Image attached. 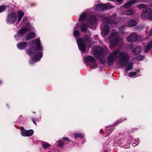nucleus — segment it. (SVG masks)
<instances>
[{"instance_id":"1","label":"nucleus","mask_w":152,"mask_h":152,"mask_svg":"<svg viewBox=\"0 0 152 152\" xmlns=\"http://www.w3.org/2000/svg\"><path fill=\"white\" fill-rule=\"evenodd\" d=\"M114 59L117 60L118 64L121 66H124L129 63V57L127 54L120 51L119 49L113 51L107 57V63L108 65H112L114 62Z\"/></svg>"},{"instance_id":"2","label":"nucleus","mask_w":152,"mask_h":152,"mask_svg":"<svg viewBox=\"0 0 152 152\" xmlns=\"http://www.w3.org/2000/svg\"><path fill=\"white\" fill-rule=\"evenodd\" d=\"M32 42H35L36 49L32 48L28 49L27 51V53L31 56L34 54L33 58L32 57V60L30 61V64H32L34 62L39 61L43 56V53L41 52H38V51H42L43 48L40 43V40L37 38L33 40Z\"/></svg>"},{"instance_id":"3","label":"nucleus","mask_w":152,"mask_h":152,"mask_svg":"<svg viewBox=\"0 0 152 152\" xmlns=\"http://www.w3.org/2000/svg\"><path fill=\"white\" fill-rule=\"evenodd\" d=\"M103 19V22L101 25V28H103V32L105 35H107L110 32V27L108 24L109 23H116L118 22V20L115 15L108 17L106 16L102 17Z\"/></svg>"},{"instance_id":"4","label":"nucleus","mask_w":152,"mask_h":152,"mask_svg":"<svg viewBox=\"0 0 152 152\" xmlns=\"http://www.w3.org/2000/svg\"><path fill=\"white\" fill-rule=\"evenodd\" d=\"M91 38L89 36H85L83 39L79 38L77 40V43L79 49L83 52H86V46H90L91 45Z\"/></svg>"},{"instance_id":"5","label":"nucleus","mask_w":152,"mask_h":152,"mask_svg":"<svg viewBox=\"0 0 152 152\" xmlns=\"http://www.w3.org/2000/svg\"><path fill=\"white\" fill-rule=\"evenodd\" d=\"M93 50L95 57L99 60L102 64H104L105 63L104 58V50L101 47L96 46L93 48Z\"/></svg>"},{"instance_id":"6","label":"nucleus","mask_w":152,"mask_h":152,"mask_svg":"<svg viewBox=\"0 0 152 152\" xmlns=\"http://www.w3.org/2000/svg\"><path fill=\"white\" fill-rule=\"evenodd\" d=\"M119 35L115 30H113L109 37L110 42L112 45H117L119 41Z\"/></svg>"},{"instance_id":"7","label":"nucleus","mask_w":152,"mask_h":152,"mask_svg":"<svg viewBox=\"0 0 152 152\" xmlns=\"http://www.w3.org/2000/svg\"><path fill=\"white\" fill-rule=\"evenodd\" d=\"M97 20V19L96 16L94 15L91 16L90 20H88L87 21V23H89V25H86L83 23L81 25L80 29L81 31L83 32L86 31L87 27L92 28L91 25L95 23Z\"/></svg>"},{"instance_id":"8","label":"nucleus","mask_w":152,"mask_h":152,"mask_svg":"<svg viewBox=\"0 0 152 152\" xmlns=\"http://www.w3.org/2000/svg\"><path fill=\"white\" fill-rule=\"evenodd\" d=\"M141 16L144 19L148 18L152 20V10L150 8H148L142 11Z\"/></svg>"},{"instance_id":"9","label":"nucleus","mask_w":152,"mask_h":152,"mask_svg":"<svg viewBox=\"0 0 152 152\" xmlns=\"http://www.w3.org/2000/svg\"><path fill=\"white\" fill-rule=\"evenodd\" d=\"M31 28L29 24L23 28H22L19 30L17 33L19 34H17L15 35V37L17 40H18L21 38V36L25 34L27 31L30 30Z\"/></svg>"},{"instance_id":"10","label":"nucleus","mask_w":152,"mask_h":152,"mask_svg":"<svg viewBox=\"0 0 152 152\" xmlns=\"http://www.w3.org/2000/svg\"><path fill=\"white\" fill-rule=\"evenodd\" d=\"M125 135L124 134H119L116 137V139L118 142V145L120 144H122V146H124L125 148H128L130 147V144L128 143H127L126 145H124V140L125 139Z\"/></svg>"},{"instance_id":"11","label":"nucleus","mask_w":152,"mask_h":152,"mask_svg":"<svg viewBox=\"0 0 152 152\" xmlns=\"http://www.w3.org/2000/svg\"><path fill=\"white\" fill-rule=\"evenodd\" d=\"M17 14L14 12H11L8 15L6 19V22L8 24H12L17 20Z\"/></svg>"},{"instance_id":"12","label":"nucleus","mask_w":152,"mask_h":152,"mask_svg":"<svg viewBox=\"0 0 152 152\" xmlns=\"http://www.w3.org/2000/svg\"><path fill=\"white\" fill-rule=\"evenodd\" d=\"M20 134L23 137H30L34 133V131L32 129L27 130L24 129L23 127H21L20 128Z\"/></svg>"},{"instance_id":"13","label":"nucleus","mask_w":152,"mask_h":152,"mask_svg":"<svg viewBox=\"0 0 152 152\" xmlns=\"http://www.w3.org/2000/svg\"><path fill=\"white\" fill-rule=\"evenodd\" d=\"M109 3L107 4H97L96 5L95 9L99 11H103L108 8H112L113 7L112 5L109 6Z\"/></svg>"},{"instance_id":"14","label":"nucleus","mask_w":152,"mask_h":152,"mask_svg":"<svg viewBox=\"0 0 152 152\" xmlns=\"http://www.w3.org/2000/svg\"><path fill=\"white\" fill-rule=\"evenodd\" d=\"M85 61L86 62H90L94 63V64L91 65V67L92 68L95 69L97 67V65L95 63V60L92 56H89L87 57L85 59Z\"/></svg>"},{"instance_id":"15","label":"nucleus","mask_w":152,"mask_h":152,"mask_svg":"<svg viewBox=\"0 0 152 152\" xmlns=\"http://www.w3.org/2000/svg\"><path fill=\"white\" fill-rule=\"evenodd\" d=\"M137 37L135 33H133L129 35L127 37V40L130 42H132L137 40Z\"/></svg>"},{"instance_id":"16","label":"nucleus","mask_w":152,"mask_h":152,"mask_svg":"<svg viewBox=\"0 0 152 152\" xmlns=\"http://www.w3.org/2000/svg\"><path fill=\"white\" fill-rule=\"evenodd\" d=\"M28 43L26 42H21L18 43L17 46L20 50H23L26 48L28 45Z\"/></svg>"},{"instance_id":"17","label":"nucleus","mask_w":152,"mask_h":152,"mask_svg":"<svg viewBox=\"0 0 152 152\" xmlns=\"http://www.w3.org/2000/svg\"><path fill=\"white\" fill-rule=\"evenodd\" d=\"M114 127L113 125L112 126H109L107 127H106L105 132V133H106V134L105 135L106 137L109 135L110 134L112 131L114 129Z\"/></svg>"},{"instance_id":"18","label":"nucleus","mask_w":152,"mask_h":152,"mask_svg":"<svg viewBox=\"0 0 152 152\" xmlns=\"http://www.w3.org/2000/svg\"><path fill=\"white\" fill-rule=\"evenodd\" d=\"M142 49V47L137 46L136 47L133 48L132 51L134 54L138 55L140 53Z\"/></svg>"},{"instance_id":"19","label":"nucleus","mask_w":152,"mask_h":152,"mask_svg":"<svg viewBox=\"0 0 152 152\" xmlns=\"http://www.w3.org/2000/svg\"><path fill=\"white\" fill-rule=\"evenodd\" d=\"M136 24V21L134 20H132L127 22L126 25L128 27H132L135 26Z\"/></svg>"},{"instance_id":"20","label":"nucleus","mask_w":152,"mask_h":152,"mask_svg":"<svg viewBox=\"0 0 152 152\" xmlns=\"http://www.w3.org/2000/svg\"><path fill=\"white\" fill-rule=\"evenodd\" d=\"M35 34L34 32H31L28 33L27 34L26 37V39L28 41L30 39L35 37Z\"/></svg>"},{"instance_id":"21","label":"nucleus","mask_w":152,"mask_h":152,"mask_svg":"<svg viewBox=\"0 0 152 152\" xmlns=\"http://www.w3.org/2000/svg\"><path fill=\"white\" fill-rule=\"evenodd\" d=\"M136 2V1L134 0L131 1L126 4L124 5V7L125 8L130 7L132 6V5L134 4Z\"/></svg>"},{"instance_id":"22","label":"nucleus","mask_w":152,"mask_h":152,"mask_svg":"<svg viewBox=\"0 0 152 152\" xmlns=\"http://www.w3.org/2000/svg\"><path fill=\"white\" fill-rule=\"evenodd\" d=\"M152 47V40L147 45V46L145 47L144 48V52H148Z\"/></svg>"},{"instance_id":"23","label":"nucleus","mask_w":152,"mask_h":152,"mask_svg":"<svg viewBox=\"0 0 152 152\" xmlns=\"http://www.w3.org/2000/svg\"><path fill=\"white\" fill-rule=\"evenodd\" d=\"M86 19V14L85 12L83 13L79 18V20L81 21H85Z\"/></svg>"},{"instance_id":"24","label":"nucleus","mask_w":152,"mask_h":152,"mask_svg":"<svg viewBox=\"0 0 152 152\" xmlns=\"http://www.w3.org/2000/svg\"><path fill=\"white\" fill-rule=\"evenodd\" d=\"M18 18L17 22H18L20 21L23 16L24 15V13L22 11H19L18 12Z\"/></svg>"},{"instance_id":"25","label":"nucleus","mask_w":152,"mask_h":152,"mask_svg":"<svg viewBox=\"0 0 152 152\" xmlns=\"http://www.w3.org/2000/svg\"><path fill=\"white\" fill-rule=\"evenodd\" d=\"M125 13L127 15H132L134 14V11L132 9H130L126 10Z\"/></svg>"},{"instance_id":"26","label":"nucleus","mask_w":152,"mask_h":152,"mask_svg":"<svg viewBox=\"0 0 152 152\" xmlns=\"http://www.w3.org/2000/svg\"><path fill=\"white\" fill-rule=\"evenodd\" d=\"M133 65V64L132 62H130L128 65L126 66V67L125 69L127 71H128L132 69L133 68L132 67V66Z\"/></svg>"},{"instance_id":"27","label":"nucleus","mask_w":152,"mask_h":152,"mask_svg":"<svg viewBox=\"0 0 152 152\" xmlns=\"http://www.w3.org/2000/svg\"><path fill=\"white\" fill-rule=\"evenodd\" d=\"M57 146L60 148L62 147L64 144V142L63 140H58L56 142Z\"/></svg>"},{"instance_id":"28","label":"nucleus","mask_w":152,"mask_h":152,"mask_svg":"<svg viewBox=\"0 0 152 152\" xmlns=\"http://www.w3.org/2000/svg\"><path fill=\"white\" fill-rule=\"evenodd\" d=\"M42 144L43 148L45 149H47L50 146V144L45 142H42Z\"/></svg>"},{"instance_id":"29","label":"nucleus","mask_w":152,"mask_h":152,"mask_svg":"<svg viewBox=\"0 0 152 152\" xmlns=\"http://www.w3.org/2000/svg\"><path fill=\"white\" fill-rule=\"evenodd\" d=\"M75 137L76 138L83 137V134H82L75 133L74 134Z\"/></svg>"},{"instance_id":"30","label":"nucleus","mask_w":152,"mask_h":152,"mask_svg":"<svg viewBox=\"0 0 152 152\" xmlns=\"http://www.w3.org/2000/svg\"><path fill=\"white\" fill-rule=\"evenodd\" d=\"M79 34V32L77 30H75L73 32L74 36L76 37L78 36Z\"/></svg>"},{"instance_id":"31","label":"nucleus","mask_w":152,"mask_h":152,"mask_svg":"<svg viewBox=\"0 0 152 152\" xmlns=\"http://www.w3.org/2000/svg\"><path fill=\"white\" fill-rule=\"evenodd\" d=\"M144 58V57L143 56L139 55L136 57V59L139 61H141Z\"/></svg>"},{"instance_id":"32","label":"nucleus","mask_w":152,"mask_h":152,"mask_svg":"<svg viewBox=\"0 0 152 152\" xmlns=\"http://www.w3.org/2000/svg\"><path fill=\"white\" fill-rule=\"evenodd\" d=\"M133 140L132 142H133V143H134V144H136L134 145H133L134 146H136L137 145H138L139 143L138 142V141L139 140V138L136 139L135 140Z\"/></svg>"},{"instance_id":"33","label":"nucleus","mask_w":152,"mask_h":152,"mask_svg":"<svg viewBox=\"0 0 152 152\" xmlns=\"http://www.w3.org/2000/svg\"><path fill=\"white\" fill-rule=\"evenodd\" d=\"M7 7L5 6H0V12H1L5 10Z\"/></svg>"},{"instance_id":"34","label":"nucleus","mask_w":152,"mask_h":152,"mask_svg":"<svg viewBox=\"0 0 152 152\" xmlns=\"http://www.w3.org/2000/svg\"><path fill=\"white\" fill-rule=\"evenodd\" d=\"M137 74V73L136 72H131L129 73V77H132L134 76H135Z\"/></svg>"},{"instance_id":"35","label":"nucleus","mask_w":152,"mask_h":152,"mask_svg":"<svg viewBox=\"0 0 152 152\" xmlns=\"http://www.w3.org/2000/svg\"><path fill=\"white\" fill-rule=\"evenodd\" d=\"M147 6L145 4H140L139 5V8L140 9H142L143 8H146Z\"/></svg>"},{"instance_id":"36","label":"nucleus","mask_w":152,"mask_h":152,"mask_svg":"<svg viewBox=\"0 0 152 152\" xmlns=\"http://www.w3.org/2000/svg\"><path fill=\"white\" fill-rule=\"evenodd\" d=\"M126 120V118H125L124 119H119V120H117V121L116 122V123H117V124L116 125H118V124H119V123L121 122H122L123 121H124V120Z\"/></svg>"},{"instance_id":"37","label":"nucleus","mask_w":152,"mask_h":152,"mask_svg":"<svg viewBox=\"0 0 152 152\" xmlns=\"http://www.w3.org/2000/svg\"><path fill=\"white\" fill-rule=\"evenodd\" d=\"M124 0H115V2H116L118 3L119 4H121L123 3Z\"/></svg>"},{"instance_id":"38","label":"nucleus","mask_w":152,"mask_h":152,"mask_svg":"<svg viewBox=\"0 0 152 152\" xmlns=\"http://www.w3.org/2000/svg\"><path fill=\"white\" fill-rule=\"evenodd\" d=\"M124 27H120L119 28V32L121 33H124Z\"/></svg>"},{"instance_id":"39","label":"nucleus","mask_w":152,"mask_h":152,"mask_svg":"<svg viewBox=\"0 0 152 152\" xmlns=\"http://www.w3.org/2000/svg\"><path fill=\"white\" fill-rule=\"evenodd\" d=\"M28 18L26 17H24L23 19V23H25L27 20Z\"/></svg>"},{"instance_id":"40","label":"nucleus","mask_w":152,"mask_h":152,"mask_svg":"<svg viewBox=\"0 0 152 152\" xmlns=\"http://www.w3.org/2000/svg\"><path fill=\"white\" fill-rule=\"evenodd\" d=\"M63 140L65 141H67L69 142L70 141L69 139L66 137H64L63 138Z\"/></svg>"},{"instance_id":"41","label":"nucleus","mask_w":152,"mask_h":152,"mask_svg":"<svg viewBox=\"0 0 152 152\" xmlns=\"http://www.w3.org/2000/svg\"><path fill=\"white\" fill-rule=\"evenodd\" d=\"M31 120L32 121H33V123L36 125H37V124H36V121H35V120L34 119V118H32V119H31Z\"/></svg>"},{"instance_id":"42","label":"nucleus","mask_w":152,"mask_h":152,"mask_svg":"<svg viewBox=\"0 0 152 152\" xmlns=\"http://www.w3.org/2000/svg\"><path fill=\"white\" fill-rule=\"evenodd\" d=\"M94 37L95 40H98L99 39V38L97 35H95L94 36Z\"/></svg>"},{"instance_id":"43","label":"nucleus","mask_w":152,"mask_h":152,"mask_svg":"<svg viewBox=\"0 0 152 152\" xmlns=\"http://www.w3.org/2000/svg\"><path fill=\"white\" fill-rule=\"evenodd\" d=\"M149 35H152V29L149 31Z\"/></svg>"},{"instance_id":"44","label":"nucleus","mask_w":152,"mask_h":152,"mask_svg":"<svg viewBox=\"0 0 152 152\" xmlns=\"http://www.w3.org/2000/svg\"><path fill=\"white\" fill-rule=\"evenodd\" d=\"M99 43H100V44H102V42H101V41H99Z\"/></svg>"},{"instance_id":"45","label":"nucleus","mask_w":152,"mask_h":152,"mask_svg":"<svg viewBox=\"0 0 152 152\" xmlns=\"http://www.w3.org/2000/svg\"><path fill=\"white\" fill-rule=\"evenodd\" d=\"M1 80H0V84H1Z\"/></svg>"},{"instance_id":"46","label":"nucleus","mask_w":152,"mask_h":152,"mask_svg":"<svg viewBox=\"0 0 152 152\" xmlns=\"http://www.w3.org/2000/svg\"><path fill=\"white\" fill-rule=\"evenodd\" d=\"M34 113H36V112H34Z\"/></svg>"}]
</instances>
